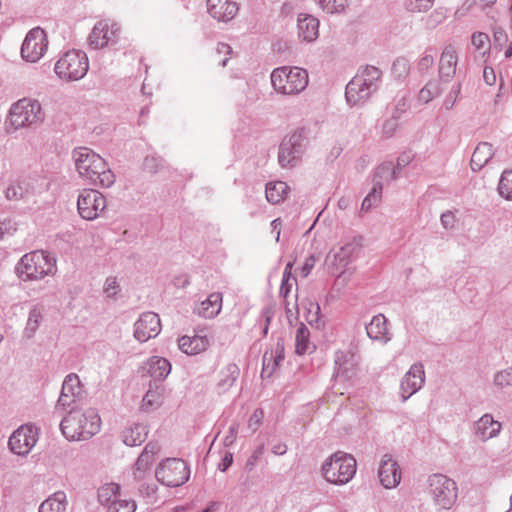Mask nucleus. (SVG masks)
I'll return each instance as SVG.
<instances>
[{"label": "nucleus", "mask_w": 512, "mask_h": 512, "mask_svg": "<svg viewBox=\"0 0 512 512\" xmlns=\"http://www.w3.org/2000/svg\"><path fill=\"white\" fill-rule=\"evenodd\" d=\"M397 120L396 119H389L387 120L384 124H383V127H382V133L384 136L386 137H390L392 136L396 129H397Z\"/></svg>", "instance_id": "53"}, {"label": "nucleus", "mask_w": 512, "mask_h": 512, "mask_svg": "<svg viewBox=\"0 0 512 512\" xmlns=\"http://www.w3.org/2000/svg\"><path fill=\"white\" fill-rule=\"evenodd\" d=\"M356 249V244L347 243L341 246L338 250L331 251L326 258V262L329 266H332L336 271H338L350 262Z\"/></svg>", "instance_id": "22"}, {"label": "nucleus", "mask_w": 512, "mask_h": 512, "mask_svg": "<svg viewBox=\"0 0 512 512\" xmlns=\"http://www.w3.org/2000/svg\"><path fill=\"white\" fill-rule=\"evenodd\" d=\"M217 53L222 55H230L232 53V49L226 43H219L217 46Z\"/></svg>", "instance_id": "60"}, {"label": "nucleus", "mask_w": 512, "mask_h": 512, "mask_svg": "<svg viewBox=\"0 0 512 512\" xmlns=\"http://www.w3.org/2000/svg\"><path fill=\"white\" fill-rule=\"evenodd\" d=\"M356 460L351 455L337 451L322 464L321 471L325 480L334 485L348 483L356 473Z\"/></svg>", "instance_id": "4"}, {"label": "nucleus", "mask_w": 512, "mask_h": 512, "mask_svg": "<svg viewBox=\"0 0 512 512\" xmlns=\"http://www.w3.org/2000/svg\"><path fill=\"white\" fill-rule=\"evenodd\" d=\"M89 68L87 55L80 50H69L55 64V73L63 80L77 81L83 78Z\"/></svg>", "instance_id": "7"}, {"label": "nucleus", "mask_w": 512, "mask_h": 512, "mask_svg": "<svg viewBox=\"0 0 512 512\" xmlns=\"http://www.w3.org/2000/svg\"><path fill=\"white\" fill-rule=\"evenodd\" d=\"M233 462V455L231 452H226L221 462L219 463V469L221 471H226Z\"/></svg>", "instance_id": "57"}, {"label": "nucleus", "mask_w": 512, "mask_h": 512, "mask_svg": "<svg viewBox=\"0 0 512 512\" xmlns=\"http://www.w3.org/2000/svg\"><path fill=\"white\" fill-rule=\"evenodd\" d=\"M148 435L147 427L143 424H133L122 432L123 442L128 446L140 445Z\"/></svg>", "instance_id": "28"}, {"label": "nucleus", "mask_w": 512, "mask_h": 512, "mask_svg": "<svg viewBox=\"0 0 512 512\" xmlns=\"http://www.w3.org/2000/svg\"><path fill=\"white\" fill-rule=\"evenodd\" d=\"M483 76H484L486 83H488L490 85L493 84V82L495 80V76L493 74L492 69L488 70L487 68H485L484 72H483Z\"/></svg>", "instance_id": "64"}, {"label": "nucleus", "mask_w": 512, "mask_h": 512, "mask_svg": "<svg viewBox=\"0 0 512 512\" xmlns=\"http://www.w3.org/2000/svg\"><path fill=\"white\" fill-rule=\"evenodd\" d=\"M298 34L303 41H315L319 36V20L311 15H301L298 19Z\"/></svg>", "instance_id": "23"}, {"label": "nucleus", "mask_w": 512, "mask_h": 512, "mask_svg": "<svg viewBox=\"0 0 512 512\" xmlns=\"http://www.w3.org/2000/svg\"><path fill=\"white\" fill-rule=\"evenodd\" d=\"M45 113L38 100L22 98L15 102L9 112L10 124L18 128L30 127L42 123Z\"/></svg>", "instance_id": "6"}, {"label": "nucleus", "mask_w": 512, "mask_h": 512, "mask_svg": "<svg viewBox=\"0 0 512 512\" xmlns=\"http://www.w3.org/2000/svg\"><path fill=\"white\" fill-rule=\"evenodd\" d=\"M38 440V431L31 425H22L9 438V447L18 455H26L35 446Z\"/></svg>", "instance_id": "14"}, {"label": "nucleus", "mask_w": 512, "mask_h": 512, "mask_svg": "<svg viewBox=\"0 0 512 512\" xmlns=\"http://www.w3.org/2000/svg\"><path fill=\"white\" fill-rule=\"evenodd\" d=\"M238 5L232 0H207V11L209 15L222 22L232 20L238 13Z\"/></svg>", "instance_id": "18"}, {"label": "nucleus", "mask_w": 512, "mask_h": 512, "mask_svg": "<svg viewBox=\"0 0 512 512\" xmlns=\"http://www.w3.org/2000/svg\"><path fill=\"white\" fill-rule=\"evenodd\" d=\"M379 478L385 488L396 487L401 480V470L397 462L390 456L385 455L379 467Z\"/></svg>", "instance_id": "19"}, {"label": "nucleus", "mask_w": 512, "mask_h": 512, "mask_svg": "<svg viewBox=\"0 0 512 512\" xmlns=\"http://www.w3.org/2000/svg\"><path fill=\"white\" fill-rule=\"evenodd\" d=\"M161 330L160 319L156 313H143L135 323L134 336L139 342L156 337Z\"/></svg>", "instance_id": "16"}, {"label": "nucleus", "mask_w": 512, "mask_h": 512, "mask_svg": "<svg viewBox=\"0 0 512 512\" xmlns=\"http://www.w3.org/2000/svg\"><path fill=\"white\" fill-rule=\"evenodd\" d=\"M367 334L371 339L384 340L387 338V321L384 315H376L366 327Z\"/></svg>", "instance_id": "34"}, {"label": "nucleus", "mask_w": 512, "mask_h": 512, "mask_svg": "<svg viewBox=\"0 0 512 512\" xmlns=\"http://www.w3.org/2000/svg\"><path fill=\"white\" fill-rule=\"evenodd\" d=\"M136 503L133 500L118 499L112 501L107 512H135Z\"/></svg>", "instance_id": "44"}, {"label": "nucleus", "mask_w": 512, "mask_h": 512, "mask_svg": "<svg viewBox=\"0 0 512 512\" xmlns=\"http://www.w3.org/2000/svg\"><path fill=\"white\" fill-rule=\"evenodd\" d=\"M107 206L102 193L94 189H84L78 196L77 208L80 216L86 220H94L100 216Z\"/></svg>", "instance_id": "11"}, {"label": "nucleus", "mask_w": 512, "mask_h": 512, "mask_svg": "<svg viewBox=\"0 0 512 512\" xmlns=\"http://www.w3.org/2000/svg\"><path fill=\"white\" fill-rule=\"evenodd\" d=\"M44 316V308L42 306H34L28 315L24 333L27 337H32L38 330Z\"/></svg>", "instance_id": "37"}, {"label": "nucleus", "mask_w": 512, "mask_h": 512, "mask_svg": "<svg viewBox=\"0 0 512 512\" xmlns=\"http://www.w3.org/2000/svg\"><path fill=\"white\" fill-rule=\"evenodd\" d=\"M292 268H293V263L288 262L284 269V273H283V279H282V283H281V287H280V294L285 298L290 293L293 285L296 284V279H295V277L292 276Z\"/></svg>", "instance_id": "42"}, {"label": "nucleus", "mask_w": 512, "mask_h": 512, "mask_svg": "<svg viewBox=\"0 0 512 512\" xmlns=\"http://www.w3.org/2000/svg\"><path fill=\"white\" fill-rule=\"evenodd\" d=\"M458 64V55L455 48L451 45L446 46L441 53L439 61V75L445 80H451L455 73Z\"/></svg>", "instance_id": "20"}, {"label": "nucleus", "mask_w": 512, "mask_h": 512, "mask_svg": "<svg viewBox=\"0 0 512 512\" xmlns=\"http://www.w3.org/2000/svg\"><path fill=\"white\" fill-rule=\"evenodd\" d=\"M239 368L235 364H230L220 372L218 385L223 389L230 387L239 376Z\"/></svg>", "instance_id": "40"}, {"label": "nucleus", "mask_w": 512, "mask_h": 512, "mask_svg": "<svg viewBox=\"0 0 512 512\" xmlns=\"http://www.w3.org/2000/svg\"><path fill=\"white\" fill-rule=\"evenodd\" d=\"M48 47V40L45 31L39 27L31 29L22 44L21 56L28 62L40 60Z\"/></svg>", "instance_id": "12"}, {"label": "nucleus", "mask_w": 512, "mask_h": 512, "mask_svg": "<svg viewBox=\"0 0 512 512\" xmlns=\"http://www.w3.org/2000/svg\"><path fill=\"white\" fill-rule=\"evenodd\" d=\"M148 373L156 380H163L171 372V364L161 357H152L148 363Z\"/></svg>", "instance_id": "33"}, {"label": "nucleus", "mask_w": 512, "mask_h": 512, "mask_svg": "<svg viewBox=\"0 0 512 512\" xmlns=\"http://www.w3.org/2000/svg\"><path fill=\"white\" fill-rule=\"evenodd\" d=\"M285 356L284 343L278 341L273 350L266 352L263 356V369L262 374L270 376L273 371L278 367Z\"/></svg>", "instance_id": "25"}, {"label": "nucleus", "mask_w": 512, "mask_h": 512, "mask_svg": "<svg viewBox=\"0 0 512 512\" xmlns=\"http://www.w3.org/2000/svg\"><path fill=\"white\" fill-rule=\"evenodd\" d=\"M495 384L500 387L510 386L512 385V371H502L496 374L495 376Z\"/></svg>", "instance_id": "48"}, {"label": "nucleus", "mask_w": 512, "mask_h": 512, "mask_svg": "<svg viewBox=\"0 0 512 512\" xmlns=\"http://www.w3.org/2000/svg\"><path fill=\"white\" fill-rule=\"evenodd\" d=\"M75 164L80 176L94 185L110 187L115 177L106 161L88 148L75 151Z\"/></svg>", "instance_id": "2"}, {"label": "nucleus", "mask_w": 512, "mask_h": 512, "mask_svg": "<svg viewBox=\"0 0 512 512\" xmlns=\"http://www.w3.org/2000/svg\"><path fill=\"white\" fill-rule=\"evenodd\" d=\"M179 348L187 355H196L205 351L209 346V340L206 336L194 335L182 336L178 340Z\"/></svg>", "instance_id": "24"}, {"label": "nucleus", "mask_w": 512, "mask_h": 512, "mask_svg": "<svg viewBox=\"0 0 512 512\" xmlns=\"http://www.w3.org/2000/svg\"><path fill=\"white\" fill-rule=\"evenodd\" d=\"M155 476L165 486L178 487L188 481L190 471L182 459L167 458L158 465Z\"/></svg>", "instance_id": "9"}, {"label": "nucleus", "mask_w": 512, "mask_h": 512, "mask_svg": "<svg viewBox=\"0 0 512 512\" xmlns=\"http://www.w3.org/2000/svg\"><path fill=\"white\" fill-rule=\"evenodd\" d=\"M382 194V185L380 182H376L372 188V191L365 197L362 203L363 209H369L374 203L378 202Z\"/></svg>", "instance_id": "45"}, {"label": "nucleus", "mask_w": 512, "mask_h": 512, "mask_svg": "<svg viewBox=\"0 0 512 512\" xmlns=\"http://www.w3.org/2000/svg\"><path fill=\"white\" fill-rule=\"evenodd\" d=\"M315 265V258L313 256H309L305 259L304 264L302 265L300 269V275L302 277H307L311 270L313 269Z\"/></svg>", "instance_id": "55"}, {"label": "nucleus", "mask_w": 512, "mask_h": 512, "mask_svg": "<svg viewBox=\"0 0 512 512\" xmlns=\"http://www.w3.org/2000/svg\"><path fill=\"white\" fill-rule=\"evenodd\" d=\"M315 345L310 341V331L304 323H300L295 333V352L298 355L312 353Z\"/></svg>", "instance_id": "29"}, {"label": "nucleus", "mask_w": 512, "mask_h": 512, "mask_svg": "<svg viewBox=\"0 0 512 512\" xmlns=\"http://www.w3.org/2000/svg\"><path fill=\"white\" fill-rule=\"evenodd\" d=\"M501 429V424L495 421L492 416L486 414L476 423V434L482 440L490 439L496 436Z\"/></svg>", "instance_id": "26"}, {"label": "nucleus", "mask_w": 512, "mask_h": 512, "mask_svg": "<svg viewBox=\"0 0 512 512\" xmlns=\"http://www.w3.org/2000/svg\"><path fill=\"white\" fill-rule=\"evenodd\" d=\"M441 223L445 228H452L455 223V216L452 212L447 211L441 215Z\"/></svg>", "instance_id": "56"}, {"label": "nucleus", "mask_w": 512, "mask_h": 512, "mask_svg": "<svg viewBox=\"0 0 512 512\" xmlns=\"http://www.w3.org/2000/svg\"><path fill=\"white\" fill-rule=\"evenodd\" d=\"M494 150L492 145L482 142L475 148L471 157V167L473 170H480L492 158Z\"/></svg>", "instance_id": "32"}, {"label": "nucleus", "mask_w": 512, "mask_h": 512, "mask_svg": "<svg viewBox=\"0 0 512 512\" xmlns=\"http://www.w3.org/2000/svg\"><path fill=\"white\" fill-rule=\"evenodd\" d=\"M119 486L116 483H107L99 488L98 498L102 504L110 505L119 498Z\"/></svg>", "instance_id": "38"}, {"label": "nucleus", "mask_w": 512, "mask_h": 512, "mask_svg": "<svg viewBox=\"0 0 512 512\" xmlns=\"http://www.w3.org/2000/svg\"><path fill=\"white\" fill-rule=\"evenodd\" d=\"M120 28L117 23L110 20L98 21L89 35V45L93 49H100L117 40Z\"/></svg>", "instance_id": "13"}, {"label": "nucleus", "mask_w": 512, "mask_h": 512, "mask_svg": "<svg viewBox=\"0 0 512 512\" xmlns=\"http://www.w3.org/2000/svg\"><path fill=\"white\" fill-rule=\"evenodd\" d=\"M81 384L76 374H69L65 377L61 394L58 400L59 405L66 407L71 405L81 394Z\"/></svg>", "instance_id": "21"}, {"label": "nucleus", "mask_w": 512, "mask_h": 512, "mask_svg": "<svg viewBox=\"0 0 512 512\" xmlns=\"http://www.w3.org/2000/svg\"><path fill=\"white\" fill-rule=\"evenodd\" d=\"M16 272L23 281L40 280L56 272V261L44 251H33L20 259Z\"/></svg>", "instance_id": "3"}, {"label": "nucleus", "mask_w": 512, "mask_h": 512, "mask_svg": "<svg viewBox=\"0 0 512 512\" xmlns=\"http://www.w3.org/2000/svg\"><path fill=\"white\" fill-rule=\"evenodd\" d=\"M319 8L327 14H340L342 13L348 0H314Z\"/></svg>", "instance_id": "39"}, {"label": "nucleus", "mask_w": 512, "mask_h": 512, "mask_svg": "<svg viewBox=\"0 0 512 512\" xmlns=\"http://www.w3.org/2000/svg\"><path fill=\"white\" fill-rule=\"evenodd\" d=\"M229 431H230V435L226 436L224 439V444L226 446L233 444L236 439V434H237L236 429L234 427H231Z\"/></svg>", "instance_id": "61"}, {"label": "nucleus", "mask_w": 512, "mask_h": 512, "mask_svg": "<svg viewBox=\"0 0 512 512\" xmlns=\"http://www.w3.org/2000/svg\"><path fill=\"white\" fill-rule=\"evenodd\" d=\"M101 419L93 408L71 410L61 422V430L68 440L81 441L98 433Z\"/></svg>", "instance_id": "1"}, {"label": "nucleus", "mask_w": 512, "mask_h": 512, "mask_svg": "<svg viewBox=\"0 0 512 512\" xmlns=\"http://www.w3.org/2000/svg\"><path fill=\"white\" fill-rule=\"evenodd\" d=\"M301 311L303 318L311 325L317 328L322 327L323 323L320 319V306L317 302L306 299L301 303Z\"/></svg>", "instance_id": "35"}, {"label": "nucleus", "mask_w": 512, "mask_h": 512, "mask_svg": "<svg viewBox=\"0 0 512 512\" xmlns=\"http://www.w3.org/2000/svg\"><path fill=\"white\" fill-rule=\"evenodd\" d=\"M23 187L19 184H12L7 187L5 191L6 198L9 200H16L22 197L23 195Z\"/></svg>", "instance_id": "51"}, {"label": "nucleus", "mask_w": 512, "mask_h": 512, "mask_svg": "<svg viewBox=\"0 0 512 512\" xmlns=\"http://www.w3.org/2000/svg\"><path fill=\"white\" fill-rule=\"evenodd\" d=\"M429 491L435 505L442 509L451 508L457 498L456 483L441 474H435L429 478Z\"/></svg>", "instance_id": "10"}, {"label": "nucleus", "mask_w": 512, "mask_h": 512, "mask_svg": "<svg viewBox=\"0 0 512 512\" xmlns=\"http://www.w3.org/2000/svg\"><path fill=\"white\" fill-rule=\"evenodd\" d=\"M392 71L396 77H403L408 74V63L404 59H399L394 62Z\"/></svg>", "instance_id": "49"}, {"label": "nucleus", "mask_w": 512, "mask_h": 512, "mask_svg": "<svg viewBox=\"0 0 512 512\" xmlns=\"http://www.w3.org/2000/svg\"><path fill=\"white\" fill-rule=\"evenodd\" d=\"M263 419V411L261 409H256L250 419H249V427L255 431L261 424Z\"/></svg>", "instance_id": "52"}, {"label": "nucleus", "mask_w": 512, "mask_h": 512, "mask_svg": "<svg viewBox=\"0 0 512 512\" xmlns=\"http://www.w3.org/2000/svg\"><path fill=\"white\" fill-rule=\"evenodd\" d=\"M163 392L159 388L149 389L142 399L141 408L149 410L158 407L162 403Z\"/></svg>", "instance_id": "41"}, {"label": "nucleus", "mask_w": 512, "mask_h": 512, "mask_svg": "<svg viewBox=\"0 0 512 512\" xmlns=\"http://www.w3.org/2000/svg\"><path fill=\"white\" fill-rule=\"evenodd\" d=\"M222 309V294L219 292L211 293L208 298L200 303L198 314L204 318H213L217 316Z\"/></svg>", "instance_id": "27"}, {"label": "nucleus", "mask_w": 512, "mask_h": 512, "mask_svg": "<svg viewBox=\"0 0 512 512\" xmlns=\"http://www.w3.org/2000/svg\"><path fill=\"white\" fill-rule=\"evenodd\" d=\"M263 453V447H259L256 449L253 454L251 455L250 459L247 462V465L253 467L256 461L260 458V456Z\"/></svg>", "instance_id": "58"}, {"label": "nucleus", "mask_w": 512, "mask_h": 512, "mask_svg": "<svg viewBox=\"0 0 512 512\" xmlns=\"http://www.w3.org/2000/svg\"><path fill=\"white\" fill-rule=\"evenodd\" d=\"M499 193L506 199H512V170H505L498 185Z\"/></svg>", "instance_id": "43"}, {"label": "nucleus", "mask_w": 512, "mask_h": 512, "mask_svg": "<svg viewBox=\"0 0 512 512\" xmlns=\"http://www.w3.org/2000/svg\"><path fill=\"white\" fill-rule=\"evenodd\" d=\"M380 77V71L374 66H366L358 71L346 86V99L356 105L370 96L371 88Z\"/></svg>", "instance_id": "8"}, {"label": "nucleus", "mask_w": 512, "mask_h": 512, "mask_svg": "<svg viewBox=\"0 0 512 512\" xmlns=\"http://www.w3.org/2000/svg\"><path fill=\"white\" fill-rule=\"evenodd\" d=\"M119 291V284L115 277H108L104 284V292L108 297L114 296Z\"/></svg>", "instance_id": "50"}, {"label": "nucleus", "mask_w": 512, "mask_h": 512, "mask_svg": "<svg viewBox=\"0 0 512 512\" xmlns=\"http://www.w3.org/2000/svg\"><path fill=\"white\" fill-rule=\"evenodd\" d=\"M376 177L379 178H394V172L392 171V167L390 164H383L378 167L376 172Z\"/></svg>", "instance_id": "54"}, {"label": "nucleus", "mask_w": 512, "mask_h": 512, "mask_svg": "<svg viewBox=\"0 0 512 512\" xmlns=\"http://www.w3.org/2000/svg\"><path fill=\"white\" fill-rule=\"evenodd\" d=\"M271 83L278 93L295 95L307 87L308 73L299 67H278L271 73Z\"/></svg>", "instance_id": "5"}, {"label": "nucleus", "mask_w": 512, "mask_h": 512, "mask_svg": "<svg viewBox=\"0 0 512 512\" xmlns=\"http://www.w3.org/2000/svg\"><path fill=\"white\" fill-rule=\"evenodd\" d=\"M434 0H407L406 7L411 12H425L433 6Z\"/></svg>", "instance_id": "46"}, {"label": "nucleus", "mask_w": 512, "mask_h": 512, "mask_svg": "<svg viewBox=\"0 0 512 512\" xmlns=\"http://www.w3.org/2000/svg\"><path fill=\"white\" fill-rule=\"evenodd\" d=\"M12 229L13 225L11 221L0 222V237H2L5 232H10Z\"/></svg>", "instance_id": "63"}, {"label": "nucleus", "mask_w": 512, "mask_h": 512, "mask_svg": "<svg viewBox=\"0 0 512 512\" xmlns=\"http://www.w3.org/2000/svg\"><path fill=\"white\" fill-rule=\"evenodd\" d=\"M472 44L477 50H485L489 47L490 39L485 33H474L472 35Z\"/></svg>", "instance_id": "47"}, {"label": "nucleus", "mask_w": 512, "mask_h": 512, "mask_svg": "<svg viewBox=\"0 0 512 512\" xmlns=\"http://www.w3.org/2000/svg\"><path fill=\"white\" fill-rule=\"evenodd\" d=\"M67 504L65 492L57 491L42 502L39 512H65Z\"/></svg>", "instance_id": "31"}, {"label": "nucleus", "mask_w": 512, "mask_h": 512, "mask_svg": "<svg viewBox=\"0 0 512 512\" xmlns=\"http://www.w3.org/2000/svg\"><path fill=\"white\" fill-rule=\"evenodd\" d=\"M271 227H272V230L273 232H275L276 234V240L278 241L279 240V237H280V232H281V227H282V222L280 219H275L271 222Z\"/></svg>", "instance_id": "59"}, {"label": "nucleus", "mask_w": 512, "mask_h": 512, "mask_svg": "<svg viewBox=\"0 0 512 512\" xmlns=\"http://www.w3.org/2000/svg\"><path fill=\"white\" fill-rule=\"evenodd\" d=\"M160 451L161 447L158 443H148L136 461V469L139 471H145L149 469L156 460Z\"/></svg>", "instance_id": "30"}, {"label": "nucleus", "mask_w": 512, "mask_h": 512, "mask_svg": "<svg viewBox=\"0 0 512 512\" xmlns=\"http://www.w3.org/2000/svg\"><path fill=\"white\" fill-rule=\"evenodd\" d=\"M306 139L303 129L295 131L288 140H284L280 146L279 163L283 167L292 166L300 157L303 142Z\"/></svg>", "instance_id": "15"}, {"label": "nucleus", "mask_w": 512, "mask_h": 512, "mask_svg": "<svg viewBox=\"0 0 512 512\" xmlns=\"http://www.w3.org/2000/svg\"><path fill=\"white\" fill-rule=\"evenodd\" d=\"M433 62H434V59L432 56L430 55H427V56H424L420 62H419V66L421 68H429L433 65Z\"/></svg>", "instance_id": "62"}, {"label": "nucleus", "mask_w": 512, "mask_h": 512, "mask_svg": "<svg viewBox=\"0 0 512 512\" xmlns=\"http://www.w3.org/2000/svg\"><path fill=\"white\" fill-rule=\"evenodd\" d=\"M288 190V185L285 182H271L266 186V198L270 203L278 204L286 198Z\"/></svg>", "instance_id": "36"}, {"label": "nucleus", "mask_w": 512, "mask_h": 512, "mask_svg": "<svg viewBox=\"0 0 512 512\" xmlns=\"http://www.w3.org/2000/svg\"><path fill=\"white\" fill-rule=\"evenodd\" d=\"M424 368L421 364H414L401 381L400 390L403 400L416 393L424 382Z\"/></svg>", "instance_id": "17"}]
</instances>
